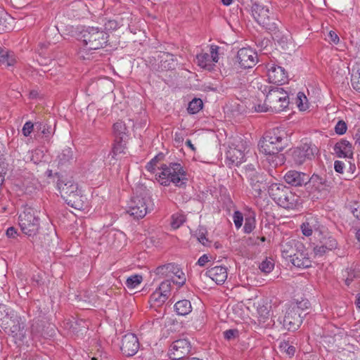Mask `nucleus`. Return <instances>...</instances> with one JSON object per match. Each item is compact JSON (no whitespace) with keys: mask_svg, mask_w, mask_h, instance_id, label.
<instances>
[{"mask_svg":"<svg viewBox=\"0 0 360 360\" xmlns=\"http://www.w3.org/2000/svg\"><path fill=\"white\" fill-rule=\"evenodd\" d=\"M174 309L179 315H187L192 310L191 302L188 300H179L174 304Z\"/></svg>","mask_w":360,"mask_h":360,"instance_id":"obj_29","label":"nucleus"},{"mask_svg":"<svg viewBox=\"0 0 360 360\" xmlns=\"http://www.w3.org/2000/svg\"><path fill=\"white\" fill-rule=\"evenodd\" d=\"M15 312L5 304H0V326L7 325L11 319L14 318Z\"/></svg>","mask_w":360,"mask_h":360,"instance_id":"obj_28","label":"nucleus"},{"mask_svg":"<svg viewBox=\"0 0 360 360\" xmlns=\"http://www.w3.org/2000/svg\"><path fill=\"white\" fill-rule=\"evenodd\" d=\"M291 305L297 306L299 307L300 314L303 315V317H304L307 314L304 311L309 308V302L308 301L302 300L299 302L292 303Z\"/></svg>","mask_w":360,"mask_h":360,"instance_id":"obj_50","label":"nucleus"},{"mask_svg":"<svg viewBox=\"0 0 360 360\" xmlns=\"http://www.w3.org/2000/svg\"><path fill=\"white\" fill-rule=\"evenodd\" d=\"M153 207L150 192L146 187L140 186L136 188L135 194L129 203L127 212L136 219H141L153 210Z\"/></svg>","mask_w":360,"mask_h":360,"instance_id":"obj_4","label":"nucleus"},{"mask_svg":"<svg viewBox=\"0 0 360 360\" xmlns=\"http://www.w3.org/2000/svg\"><path fill=\"white\" fill-rule=\"evenodd\" d=\"M57 188L61 198L69 206L77 210L84 209L86 198L72 177L59 176Z\"/></svg>","mask_w":360,"mask_h":360,"instance_id":"obj_3","label":"nucleus"},{"mask_svg":"<svg viewBox=\"0 0 360 360\" xmlns=\"http://www.w3.org/2000/svg\"><path fill=\"white\" fill-rule=\"evenodd\" d=\"M172 275H174L179 279V281H173V283H176L179 286H182L185 283L186 278H185V275L182 271H181V274L177 273L176 271H174V274H172Z\"/></svg>","mask_w":360,"mask_h":360,"instance_id":"obj_55","label":"nucleus"},{"mask_svg":"<svg viewBox=\"0 0 360 360\" xmlns=\"http://www.w3.org/2000/svg\"><path fill=\"white\" fill-rule=\"evenodd\" d=\"M203 105L202 101L200 98H194L189 103L188 106V112L191 114H195Z\"/></svg>","mask_w":360,"mask_h":360,"instance_id":"obj_38","label":"nucleus"},{"mask_svg":"<svg viewBox=\"0 0 360 360\" xmlns=\"http://www.w3.org/2000/svg\"><path fill=\"white\" fill-rule=\"evenodd\" d=\"M32 283L34 285L40 286L44 284L43 276L41 274L34 275L32 278Z\"/></svg>","mask_w":360,"mask_h":360,"instance_id":"obj_58","label":"nucleus"},{"mask_svg":"<svg viewBox=\"0 0 360 360\" xmlns=\"http://www.w3.org/2000/svg\"><path fill=\"white\" fill-rule=\"evenodd\" d=\"M4 331L13 337H22L25 325L20 321V318L16 314L14 318L11 319L8 321L7 325H4L1 327Z\"/></svg>","mask_w":360,"mask_h":360,"instance_id":"obj_19","label":"nucleus"},{"mask_svg":"<svg viewBox=\"0 0 360 360\" xmlns=\"http://www.w3.org/2000/svg\"><path fill=\"white\" fill-rule=\"evenodd\" d=\"M104 26H105V30H106L108 31H110V30H115L116 29H117L119 27V24L115 20H109L105 23Z\"/></svg>","mask_w":360,"mask_h":360,"instance_id":"obj_51","label":"nucleus"},{"mask_svg":"<svg viewBox=\"0 0 360 360\" xmlns=\"http://www.w3.org/2000/svg\"><path fill=\"white\" fill-rule=\"evenodd\" d=\"M245 169L246 175L250 180V184H251L252 188L259 193L262 190L261 188L259 187V186L257 184V183L259 181V179H257V182L254 183V178L252 176V175H254L255 174L257 173L256 169H255V165L248 164L245 166Z\"/></svg>","mask_w":360,"mask_h":360,"instance_id":"obj_30","label":"nucleus"},{"mask_svg":"<svg viewBox=\"0 0 360 360\" xmlns=\"http://www.w3.org/2000/svg\"><path fill=\"white\" fill-rule=\"evenodd\" d=\"M353 215L358 219H360V203H355L352 208Z\"/></svg>","mask_w":360,"mask_h":360,"instance_id":"obj_59","label":"nucleus"},{"mask_svg":"<svg viewBox=\"0 0 360 360\" xmlns=\"http://www.w3.org/2000/svg\"><path fill=\"white\" fill-rule=\"evenodd\" d=\"M268 193L269 196L283 208L295 209L300 204V196L292 193L290 188L283 184H271L269 187Z\"/></svg>","mask_w":360,"mask_h":360,"instance_id":"obj_8","label":"nucleus"},{"mask_svg":"<svg viewBox=\"0 0 360 360\" xmlns=\"http://www.w3.org/2000/svg\"><path fill=\"white\" fill-rule=\"evenodd\" d=\"M255 217H248L245 218V225L243 226L244 232L246 233H251L255 228Z\"/></svg>","mask_w":360,"mask_h":360,"instance_id":"obj_40","label":"nucleus"},{"mask_svg":"<svg viewBox=\"0 0 360 360\" xmlns=\"http://www.w3.org/2000/svg\"><path fill=\"white\" fill-rule=\"evenodd\" d=\"M163 158L162 154H158L155 157H154L149 162L147 163L146 168L148 171L150 172H154L155 167L158 161L161 160Z\"/></svg>","mask_w":360,"mask_h":360,"instance_id":"obj_45","label":"nucleus"},{"mask_svg":"<svg viewBox=\"0 0 360 360\" xmlns=\"http://www.w3.org/2000/svg\"><path fill=\"white\" fill-rule=\"evenodd\" d=\"M333 151L338 158H352L353 147L349 141L342 139L335 143Z\"/></svg>","mask_w":360,"mask_h":360,"instance_id":"obj_22","label":"nucleus"},{"mask_svg":"<svg viewBox=\"0 0 360 360\" xmlns=\"http://www.w3.org/2000/svg\"><path fill=\"white\" fill-rule=\"evenodd\" d=\"M303 318V315L300 314L297 306L290 305L285 311L283 326L288 330L295 331L300 328Z\"/></svg>","mask_w":360,"mask_h":360,"instance_id":"obj_10","label":"nucleus"},{"mask_svg":"<svg viewBox=\"0 0 360 360\" xmlns=\"http://www.w3.org/2000/svg\"><path fill=\"white\" fill-rule=\"evenodd\" d=\"M306 185L309 192L321 193L328 191L329 188L332 186V182L328 181L325 176H321L314 174L311 178L307 181Z\"/></svg>","mask_w":360,"mask_h":360,"instance_id":"obj_14","label":"nucleus"},{"mask_svg":"<svg viewBox=\"0 0 360 360\" xmlns=\"http://www.w3.org/2000/svg\"><path fill=\"white\" fill-rule=\"evenodd\" d=\"M347 124L343 120H339L335 127V131L337 134L342 135L347 131Z\"/></svg>","mask_w":360,"mask_h":360,"instance_id":"obj_46","label":"nucleus"},{"mask_svg":"<svg viewBox=\"0 0 360 360\" xmlns=\"http://www.w3.org/2000/svg\"><path fill=\"white\" fill-rule=\"evenodd\" d=\"M238 141L236 140L232 143L226 153V163L229 167L240 165L245 158L243 143L241 142L240 146L239 143H236Z\"/></svg>","mask_w":360,"mask_h":360,"instance_id":"obj_11","label":"nucleus"},{"mask_svg":"<svg viewBox=\"0 0 360 360\" xmlns=\"http://www.w3.org/2000/svg\"><path fill=\"white\" fill-rule=\"evenodd\" d=\"M18 224L24 234L34 238L40 228V219L37 210L32 207H25L18 216Z\"/></svg>","mask_w":360,"mask_h":360,"instance_id":"obj_9","label":"nucleus"},{"mask_svg":"<svg viewBox=\"0 0 360 360\" xmlns=\"http://www.w3.org/2000/svg\"><path fill=\"white\" fill-rule=\"evenodd\" d=\"M143 281V277L141 275L135 274L129 277L125 283V285L129 289H134L136 288Z\"/></svg>","mask_w":360,"mask_h":360,"instance_id":"obj_37","label":"nucleus"},{"mask_svg":"<svg viewBox=\"0 0 360 360\" xmlns=\"http://www.w3.org/2000/svg\"><path fill=\"white\" fill-rule=\"evenodd\" d=\"M267 76L269 82L277 85H282L288 81V75L285 69L274 63L268 65Z\"/></svg>","mask_w":360,"mask_h":360,"instance_id":"obj_15","label":"nucleus"},{"mask_svg":"<svg viewBox=\"0 0 360 360\" xmlns=\"http://www.w3.org/2000/svg\"><path fill=\"white\" fill-rule=\"evenodd\" d=\"M237 334H238V330H233V329L227 330L224 332V336L225 339H226V340H231V339L234 338L237 335Z\"/></svg>","mask_w":360,"mask_h":360,"instance_id":"obj_57","label":"nucleus"},{"mask_svg":"<svg viewBox=\"0 0 360 360\" xmlns=\"http://www.w3.org/2000/svg\"><path fill=\"white\" fill-rule=\"evenodd\" d=\"M252 14L258 24L262 25L269 32H272L274 40L277 41L279 44H286L287 38L281 37V33L277 29L275 19L269 15L268 8L259 4L255 3L252 6Z\"/></svg>","mask_w":360,"mask_h":360,"instance_id":"obj_7","label":"nucleus"},{"mask_svg":"<svg viewBox=\"0 0 360 360\" xmlns=\"http://www.w3.org/2000/svg\"><path fill=\"white\" fill-rule=\"evenodd\" d=\"M16 59L13 54L7 51L0 50V64L6 67L13 66L15 64Z\"/></svg>","mask_w":360,"mask_h":360,"instance_id":"obj_32","label":"nucleus"},{"mask_svg":"<svg viewBox=\"0 0 360 360\" xmlns=\"http://www.w3.org/2000/svg\"><path fill=\"white\" fill-rule=\"evenodd\" d=\"M218 49L219 47L217 46H211L210 47V57L212 63H217L219 60L218 56Z\"/></svg>","mask_w":360,"mask_h":360,"instance_id":"obj_52","label":"nucleus"},{"mask_svg":"<svg viewBox=\"0 0 360 360\" xmlns=\"http://www.w3.org/2000/svg\"><path fill=\"white\" fill-rule=\"evenodd\" d=\"M198 65L202 68L211 70L214 65L210 55L207 53H202L196 56Z\"/></svg>","mask_w":360,"mask_h":360,"instance_id":"obj_31","label":"nucleus"},{"mask_svg":"<svg viewBox=\"0 0 360 360\" xmlns=\"http://www.w3.org/2000/svg\"><path fill=\"white\" fill-rule=\"evenodd\" d=\"M191 345L187 339H179L172 343L169 350V358L172 360L184 359L191 352Z\"/></svg>","mask_w":360,"mask_h":360,"instance_id":"obj_13","label":"nucleus"},{"mask_svg":"<svg viewBox=\"0 0 360 360\" xmlns=\"http://www.w3.org/2000/svg\"><path fill=\"white\" fill-rule=\"evenodd\" d=\"M328 250L326 246L323 244H321L320 245H316L314 248V254L317 256H322L323 255L326 251Z\"/></svg>","mask_w":360,"mask_h":360,"instance_id":"obj_54","label":"nucleus"},{"mask_svg":"<svg viewBox=\"0 0 360 360\" xmlns=\"http://www.w3.org/2000/svg\"><path fill=\"white\" fill-rule=\"evenodd\" d=\"M18 235L17 230L14 227H9L6 231V236L8 238H15Z\"/></svg>","mask_w":360,"mask_h":360,"instance_id":"obj_63","label":"nucleus"},{"mask_svg":"<svg viewBox=\"0 0 360 360\" xmlns=\"http://www.w3.org/2000/svg\"><path fill=\"white\" fill-rule=\"evenodd\" d=\"M210 261V257L205 254L202 255L198 260L197 264L200 266H204Z\"/></svg>","mask_w":360,"mask_h":360,"instance_id":"obj_61","label":"nucleus"},{"mask_svg":"<svg viewBox=\"0 0 360 360\" xmlns=\"http://www.w3.org/2000/svg\"><path fill=\"white\" fill-rule=\"evenodd\" d=\"M237 58L242 68H252L257 62V54L250 48H243L238 51Z\"/></svg>","mask_w":360,"mask_h":360,"instance_id":"obj_17","label":"nucleus"},{"mask_svg":"<svg viewBox=\"0 0 360 360\" xmlns=\"http://www.w3.org/2000/svg\"><path fill=\"white\" fill-rule=\"evenodd\" d=\"M205 274L217 284L224 283L228 276L227 269L222 266L211 267L206 271Z\"/></svg>","mask_w":360,"mask_h":360,"instance_id":"obj_21","label":"nucleus"},{"mask_svg":"<svg viewBox=\"0 0 360 360\" xmlns=\"http://www.w3.org/2000/svg\"><path fill=\"white\" fill-rule=\"evenodd\" d=\"M174 271H176L177 273L181 274V270L178 265L169 263L158 266L156 268L155 272L157 275L169 277L172 276V274H174Z\"/></svg>","mask_w":360,"mask_h":360,"instance_id":"obj_27","label":"nucleus"},{"mask_svg":"<svg viewBox=\"0 0 360 360\" xmlns=\"http://www.w3.org/2000/svg\"><path fill=\"white\" fill-rule=\"evenodd\" d=\"M198 240L205 246L209 245L210 243L202 233L198 236Z\"/></svg>","mask_w":360,"mask_h":360,"instance_id":"obj_64","label":"nucleus"},{"mask_svg":"<svg viewBox=\"0 0 360 360\" xmlns=\"http://www.w3.org/2000/svg\"><path fill=\"white\" fill-rule=\"evenodd\" d=\"M259 267L262 272L269 274L274 269V263L272 259H266L260 264Z\"/></svg>","mask_w":360,"mask_h":360,"instance_id":"obj_42","label":"nucleus"},{"mask_svg":"<svg viewBox=\"0 0 360 360\" xmlns=\"http://www.w3.org/2000/svg\"><path fill=\"white\" fill-rule=\"evenodd\" d=\"M287 146V133L278 127L266 131L258 143L259 151L268 156L267 160L274 167L284 163V155L280 152Z\"/></svg>","mask_w":360,"mask_h":360,"instance_id":"obj_1","label":"nucleus"},{"mask_svg":"<svg viewBox=\"0 0 360 360\" xmlns=\"http://www.w3.org/2000/svg\"><path fill=\"white\" fill-rule=\"evenodd\" d=\"M317 150L316 146L304 143L293 150L292 153V160L296 165H302L305 161L312 160Z\"/></svg>","mask_w":360,"mask_h":360,"instance_id":"obj_12","label":"nucleus"},{"mask_svg":"<svg viewBox=\"0 0 360 360\" xmlns=\"http://www.w3.org/2000/svg\"><path fill=\"white\" fill-rule=\"evenodd\" d=\"M257 85V89L259 91L262 95L266 98V95L268 94L269 89H273L274 87L271 86L266 85L262 82H255Z\"/></svg>","mask_w":360,"mask_h":360,"instance_id":"obj_49","label":"nucleus"},{"mask_svg":"<svg viewBox=\"0 0 360 360\" xmlns=\"http://www.w3.org/2000/svg\"><path fill=\"white\" fill-rule=\"evenodd\" d=\"M323 244L326 246L328 250L335 249L338 245L336 240L331 237L328 238Z\"/></svg>","mask_w":360,"mask_h":360,"instance_id":"obj_53","label":"nucleus"},{"mask_svg":"<svg viewBox=\"0 0 360 360\" xmlns=\"http://www.w3.org/2000/svg\"><path fill=\"white\" fill-rule=\"evenodd\" d=\"M258 313L261 317V319H263V321L264 322L266 319H269V311L268 310L267 307L262 306L258 309Z\"/></svg>","mask_w":360,"mask_h":360,"instance_id":"obj_56","label":"nucleus"},{"mask_svg":"<svg viewBox=\"0 0 360 360\" xmlns=\"http://www.w3.org/2000/svg\"><path fill=\"white\" fill-rule=\"evenodd\" d=\"M108 37V34L101 28L88 27L83 29L78 35V39L82 44L78 52L79 57L84 60L89 59L87 52L105 47Z\"/></svg>","mask_w":360,"mask_h":360,"instance_id":"obj_2","label":"nucleus"},{"mask_svg":"<svg viewBox=\"0 0 360 360\" xmlns=\"http://www.w3.org/2000/svg\"><path fill=\"white\" fill-rule=\"evenodd\" d=\"M279 348L281 352H285L289 356H293L295 353V347L290 345L288 341L281 342Z\"/></svg>","mask_w":360,"mask_h":360,"instance_id":"obj_41","label":"nucleus"},{"mask_svg":"<svg viewBox=\"0 0 360 360\" xmlns=\"http://www.w3.org/2000/svg\"><path fill=\"white\" fill-rule=\"evenodd\" d=\"M125 144L126 142L124 141L115 139V143L113 145L111 153L109 154V156L111 155L112 159L116 160V157L118 155L124 153V149L126 148Z\"/></svg>","mask_w":360,"mask_h":360,"instance_id":"obj_33","label":"nucleus"},{"mask_svg":"<svg viewBox=\"0 0 360 360\" xmlns=\"http://www.w3.org/2000/svg\"><path fill=\"white\" fill-rule=\"evenodd\" d=\"M330 41L335 44H338L339 42V37L334 31H330L328 34Z\"/></svg>","mask_w":360,"mask_h":360,"instance_id":"obj_62","label":"nucleus"},{"mask_svg":"<svg viewBox=\"0 0 360 360\" xmlns=\"http://www.w3.org/2000/svg\"><path fill=\"white\" fill-rule=\"evenodd\" d=\"M308 177L307 174L295 170H290L284 176L285 182L293 186H300L303 184L306 185Z\"/></svg>","mask_w":360,"mask_h":360,"instance_id":"obj_20","label":"nucleus"},{"mask_svg":"<svg viewBox=\"0 0 360 360\" xmlns=\"http://www.w3.org/2000/svg\"><path fill=\"white\" fill-rule=\"evenodd\" d=\"M314 226L312 224V221H310L309 219H308L307 220V221L304 222L301 225V229H302V233L305 236H311V234L313 233V228H314Z\"/></svg>","mask_w":360,"mask_h":360,"instance_id":"obj_43","label":"nucleus"},{"mask_svg":"<svg viewBox=\"0 0 360 360\" xmlns=\"http://www.w3.org/2000/svg\"><path fill=\"white\" fill-rule=\"evenodd\" d=\"M34 126L31 121L26 122L22 129V134L26 137L29 136L34 129Z\"/></svg>","mask_w":360,"mask_h":360,"instance_id":"obj_47","label":"nucleus"},{"mask_svg":"<svg viewBox=\"0 0 360 360\" xmlns=\"http://www.w3.org/2000/svg\"><path fill=\"white\" fill-rule=\"evenodd\" d=\"M167 298L168 297H166L165 294H162V292L156 289V290L150 295V302L160 306L165 303Z\"/></svg>","mask_w":360,"mask_h":360,"instance_id":"obj_36","label":"nucleus"},{"mask_svg":"<svg viewBox=\"0 0 360 360\" xmlns=\"http://www.w3.org/2000/svg\"><path fill=\"white\" fill-rule=\"evenodd\" d=\"M299 251H303V243L299 240L290 239L281 244L282 257L289 262Z\"/></svg>","mask_w":360,"mask_h":360,"instance_id":"obj_16","label":"nucleus"},{"mask_svg":"<svg viewBox=\"0 0 360 360\" xmlns=\"http://www.w3.org/2000/svg\"><path fill=\"white\" fill-rule=\"evenodd\" d=\"M290 262L293 266L299 268H308L311 266V262L309 257L307 250L304 245L303 251H299V252L291 259Z\"/></svg>","mask_w":360,"mask_h":360,"instance_id":"obj_23","label":"nucleus"},{"mask_svg":"<svg viewBox=\"0 0 360 360\" xmlns=\"http://www.w3.org/2000/svg\"><path fill=\"white\" fill-rule=\"evenodd\" d=\"M186 221V217L179 213L174 214L172 217L171 226L174 229L179 228Z\"/></svg>","mask_w":360,"mask_h":360,"instance_id":"obj_39","label":"nucleus"},{"mask_svg":"<svg viewBox=\"0 0 360 360\" xmlns=\"http://www.w3.org/2000/svg\"><path fill=\"white\" fill-rule=\"evenodd\" d=\"M113 131L116 140L127 142L129 129L123 121L119 120L113 124Z\"/></svg>","mask_w":360,"mask_h":360,"instance_id":"obj_26","label":"nucleus"},{"mask_svg":"<svg viewBox=\"0 0 360 360\" xmlns=\"http://www.w3.org/2000/svg\"><path fill=\"white\" fill-rule=\"evenodd\" d=\"M58 167L61 169H65L74 161L73 151L70 148H64L58 155Z\"/></svg>","mask_w":360,"mask_h":360,"instance_id":"obj_25","label":"nucleus"},{"mask_svg":"<svg viewBox=\"0 0 360 360\" xmlns=\"http://www.w3.org/2000/svg\"><path fill=\"white\" fill-rule=\"evenodd\" d=\"M162 172L159 174L158 181L167 186L173 183L176 186L185 188L188 181L187 173L179 163L170 162L168 165H161Z\"/></svg>","mask_w":360,"mask_h":360,"instance_id":"obj_6","label":"nucleus"},{"mask_svg":"<svg viewBox=\"0 0 360 360\" xmlns=\"http://www.w3.org/2000/svg\"><path fill=\"white\" fill-rule=\"evenodd\" d=\"M139 348V340L134 334L128 333L123 336L120 349L125 356H134L138 352Z\"/></svg>","mask_w":360,"mask_h":360,"instance_id":"obj_18","label":"nucleus"},{"mask_svg":"<svg viewBox=\"0 0 360 360\" xmlns=\"http://www.w3.org/2000/svg\"><path fill=\"white\" fill-rule=\"evenodd\" d=\"M160 58V62L158 65V70L168 71L175 69L177 61L174 55L165 52Z\"/></svg>","mask_w":360,"mask_h":360,"instance_id":"obj_24","label":"nucleus"},{"mask_svg":"<svg viewBox=\"0 0 360 360\" xmlns=\"http://www.w3.org/2000/svg\"><path fill=\"white\" fill-rule=\"evenodd\" d=\"M289 105V98L287 92L283 88L274 87L269 89L266 95L263 104L259 103L255 105L257 112H262L271 111L279 112L285 109Z\"/></svg>","mask_w":360,"mask_h":360,"instance_id":"obj_5","label":"nucleus"},{"mask_svg":"<svg viewBox=\"0 0 360 360\" xmlns=\"http://www.w3.org/2000/svg\"><path fill=\"white\" fill-rule=\"evenodd\" d=\"M233 218L236 227L237 229L240 228L243 221V217L242 213L239 211L234 212Z\"/></svg>","mask_w":360,"mask_h":360,"instance_id":"obj_48","label":"nucleus"},{"mask_svg":"<svg viewBox=\"0 0 360 360\" xmlns=\"http://www.w3.org/2000/svg\"><path fill=\"white\" fill-rule=\"evenodd\" d=\"M344 167H345V164L342 161H340V160L335 161L334 168L337 172L342 174L343 172Z\"/></svg>","mask_w":360,"mask_h":360,"instance_id":"obj_60","label":"nucleus"},{"mask_svg":"<svg viewBox=\"0 0 360 360\" xmlns=\"http://www.w3.org/2000/svg\"><path fill=\"white\" fill-rule=\"evenodd\" d=\"M157 290L169 297L171 292V281L169 280L162 281Z\"/></svg>","mask_w":360,"mask_h":360,"instance_id":"obj_44","label":"nucleus"},{"mask_svg":"<svg viewBox=\"0 0 360 360\" xmlns=\"http://www.w3.org/2000/svg\"><path fill=\"white\" fill-rule=\"evenodd\" d=\"M35 126L37 129L40 131L43 136L46 139H49L51 134L54 133V129H53L51 125H49L46 123L36 122Z\"/></svg>","mask_w":360,"mask_h":360,"instance_id":"obj_35","label":"nucleus"},{"mask_svg":"<svg viewBox=\"0 0 360 360\" xmlns=\"http://www.w3.org/2000/svg\"><path fill=\"white\" fill-rule=\"evenodd\" d=\"M355 71L352 75V86L357 91L360 92V63H357L354 69Z\"/></svg>","mask_w":360,"mask_h":360,"instance_id":"obj_34","label":"nucleus"}]
</instances>
